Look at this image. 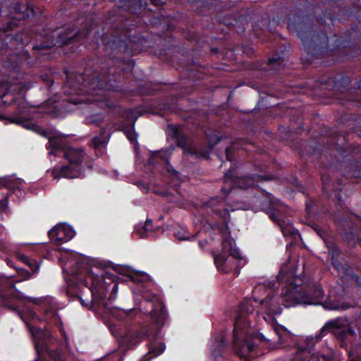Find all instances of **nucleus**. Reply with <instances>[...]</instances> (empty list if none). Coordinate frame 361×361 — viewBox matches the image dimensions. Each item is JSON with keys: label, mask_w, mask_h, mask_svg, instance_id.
I'll use <instances>...</instances> for the list:
<instances>
[{"label": "nucleus", "mask_w": 361, "mask_h": 361, "mask_svg": "<svg viewBox=\"0 0 361 361\" xmlns=\"http://www.w3.org/2000/svg\"><path fill=\"white\" fill-rule=\"evenodd\" d=\"M174 235L176 236V238H178L180 240H184L188 239V238L187 236H185L183 233H181L180 232L176 233L174 234Z\"/></svg>", "instance_id": "45"}, {"label": "nucleus", "mask_w": 361, "mask_h": 361, "mask_svg": "<svg viewBox=\"0 0 361 361\" xmlns=\"http://www.w3.org/2000/svg\"><path fill=\"white\" fill-rule=\"evenodd\" d=\"M165 345L162 342L150 341L148 344V360L161 355L165 350Z\"/></svg>", "instance_id": "24"}, {"label": "nucleus", "mask_w": 361, "mask_h": 361, "mask_svg": "<svg viewBox=\"0 0 361 361\" xmlns=\"http://www.w3.org/2000/svg\"><path fill=\"white\" fill-rule=\"evenodd\" d=\"M286 300L296 302L298 304L317 305L323 299L324 290L320 285H295L293 283L292 290L286 292Z\"/></svg>", "instance_id": "6"}, {"label": "nucleus", "mask_w": 361, "mask_h": 361, "mask_svg": "<svg viewBox=\"0 0 361 361\" xmlns=\"http://www.w3.org/2000/svg\"><path fill=\"white\" fill-rule=\"evenodd\" d=\"M288 29L296 32L305 51L319 57L329 49V39L325 32H318L317 25L312 23L310 17L303 12L294 11L287 19Z\"/></svg>", "instance_id": "1"}, {"label": "nucleus", "mask_w": 361, "mask_h": 361, "mask_svg": "<svg viewBox=\"0 0 361 361\" xmlns=\"http://www.w3.org/2000/svg\"><path fill=\"white\" fill-rule=\"evenodd\" d=\"M329 252L331 255V260L334 259L338 258L340 255V250L337 246L334 245H331L328 246Z\"/></svg>", "instance_id": "36"}, {"label": "nucleus", "mask_w": 361, "mask_h": 361, "mask_svg": "<svg viewBox=\"0 0 361 361\" xmlns=\"http://www.w3.org/2000/svg\"><path fill=\"white\" fill-rule=\"evenodd\" d=\"M18 259L26 264L31 269L32 274H35L37 272V271L39 269V264L36 262V260L29 258L26 255H20L18 256Z\"/></svg>", "instance_id": "31"}, {"label": "nucleus", "mask_w": 361, "mask_h": 361, "mask_svg": "<svg viewBox=\"0 0 361 361\" xmlns=\"http://www.w3.org/2000/svg\"><path fill=\"white\" fill-rule=\"evenodd\" d=\"M5 181L4 180H0V185H4Z\"/></svg>", "instance_id": "53"}, {"label": "nucleus", "mask_w": 361, "mask_h": 361, "mask_svg": "<svg viewBox=\"0 0 361 361\" xmlns=\"http://www.w3.org/2000/svg\"><path fill=\"white\" fill-rule=\"evenodd\" d=\"M87 123L90 124H94L97 126H100V125L102 123V119H94L92 117H90L87 119Z\"/></svg>", "instance_id": "42"}, {"label": "nucleus", "mask_w": 361, "mask_h": 361, "mask_svg": "<svg viewBox=\"0 0 361 361\" xmlns=\"http://www.w3.org/2000/svg\"><path fill=\"white\" fill-rule=\"evenodd\" d=\"M11 121L15 123H20L21 122V119L19 118H12Z\"/></svg>", "instance_id": "49"}, {"label": "nucleus", "mask_w": 361, "mask_h": 361, "mask_svg": "<svg viewBox=\"0 0 361 361\" xmlns=\"http://www.w3.org/2000/svg\"><path fill=\"white\" fill-rule=\"evenodd\" d=\"M332 324V334L338 339L343 341L348 337L355 335L353 328L350 325L349 320L346 318L338 317L329 321Z\"/></svg>", "instance_id": "13"}, {"label": "nucleus", "mask_w": 361, "mask_h": 361, "mask_svg": "<svg viewBox=\"0 0 361 361\" xmlns=\"http://www.w3.org/2000/svg\"><path fill=\"white\" fill-rule=\"evenodd\" d=\"M226 159L228 160V161H232V153H233V149H232V147H227L226 148Z\"/></svg>", "instance_id": "43"}, {"label": "nucleus", "mask_w": 361, "mask_h": 361, "mask_svg": "<svg viewBox=\"0 0 361 361\" xmlns=\"http://www.w3.org/2000/svg\"><path fill=\"white\" fill-rule=\"evenodd\" d=\"M1 88L6 89V91L0 94V97L2 100V102L5 104L10 105L14 102H16V98L14 94L11 92V86H8L7 85H2Z\"/></svg>", "instance_id": "28"}, {"label": "nucleus", "mask_w": 361, "mask_h": 361, "mask_svg": "<svg viewBox=\"0 0 361 361\" xmlns=\"http://www.w3.org/2000/svg\"><path fill=\"white\" fill-rule=\"evenodd\" d=\"M18 111L20 113V114H23V113H25L27 111V104L25 103V102L23 99H20L18 101Z\"/></svg>", "instance_id": "41"}, {"label": "nucleus", "mask_w": 361, "mask_h": 361, "mask_svg": "<svg viewBox=\"0 0 361 361\" xmlns=\"http://www.w3.org/2000/svg\"><path fill=\"white\" fill-rule=\"evenodd\" d=\"M130 280L135 283H140L146 281L148 279V276L145 274H135L130 276Z\"/></svg>", "instance_id": "37"}, {"label": "nucleus", "mask_w": 361, "mask_h": 361, "mask_svg": "<svg viewBox=\"0 0 361 361\" xmlns=\"http://www.w3.org/2000/svg\"><path fill=\"white\" fill-rule=\"evenodd\" d=\"M69 146L64 137L55 136L49 137L47 148H50L49 154L59 156V152H63L64 154L65 149Z\"/></svg>", "instance_id": "18"}, {"label": "nucleus", "mask_w": 361, "mask_h": 361, "mask_svg": "<svg viewBox=\"0 0 361 361\" xmlns=\"http://www.w3.org/2000/svg\"><path fill=\"white\" fill-rule=\"evenodd\" d=\"M185 154L194 156L197 158H207L209 157L208 150L202 147L194 146L193 145L190 147Z\"/></svg>", "instance_id": "29"}, {"label": "nucleus", "mask_w": 361, "mask_h": 361, "mask_svg": "<svg viewBox=\"0 0 361 361\" xmlns=\"http://www.w3.org/2000/svg\"><path fill=\"white\" fill-rule=\"evenodd\" d=\"M48 234L51 242L59 245L72 239L74 232L66 225L58 224L51 229Z\"/></svg>", "instance_id": "15"}, {"label": "nucleus", "mask_w": 361, "mask_h": 361, "mask_svg": "<svg viewBox=\"0 0 361 361\" xmlns=\"http://www.w3.org/2000/svg\"><path fill=\"white\" fill-rule=\"evenodd\" d=\"M344 240L349 247H354L356 246L359 240L353 231L345 232L344 234Z\"/></svg>", "instance_id": "34"}, {"label": "nucleus", "mask_w": 361, "mask_h": 361, "mask_svg": "<svg viewBox=\"0 0 361 361\" xmlns=\"http://www.w3.org/2000/svg\"><path fill=\"white\" fill-rule=\"evenodd\" d=\"M293 283L283 288L281 295L276 293L275 290H270L267 296L261 300L259 303L261 308L269 316L279 314L282 311V305L289 307L296 305V302H293L286 300V292L287 290H292Z\"/></svg>", "instance_id": "7"}, {"label": "nucleus", "mask_w": 361, "mask_h": 361, "mask_svg": "<svg viewBox=\"0 0 361 361\" xmlns=\"http://www.w3.org/2000/svg\"><path fill=\"white\" fill-rule=\"evenodd\" d=\"M262 207L269 218L281 228V232L285 236L295 234L293 226L283 216L284 208L281 204L269 198H265L262 202Z\"/></svg>", "instance_id": "8"}, {"label": "nucleus", "mask_w": 361, "mask_h": 361, "mask_svg": "<svg viewBox=\"0 0 361 361\" xmlns=\"http://www.w3.org/2000/svg\"><path fill=\"white\" fill-rule=\"evenodd\" d=\"M235 262H233V259H229V265L232 267V269H233L234 267H236L237 265L235 264Z\"/></svg>", "instance_id": "51"}, {"label": "nucleus", "mask_w": 361, "mask_h": 361, "mask_svg": "<svg viewBox=\"0 0 361 361\" xmlns=\"http://www.w3.org/2000/svg\"><path fill=\"white\" fill-rule=\"evenodd\" d=\"M63 30L56 32L55 35H57V39H54V36H46L47 41L39 44L34 45L32 49L34 50H43L48 49L56 44H66L71 40H78L79 38V32H73V30L68 28H62Z\"/></svg>", "instance_id": "9"}, {"label": "nucleus", "mask_w": 361, "mask_h": 361, "mask_svg": "<svg viewBox=\"0 0 361 361\" xmlns=\"http://www.w3.org/2000/svg\"><path fill=\"white\" fill-rule=\"evenodd\" d=\"M225 181H231L236 188L240 189H247L253 188L257 185V178L253 176H238L235 174V171L230 168L228 171L224 175Z\"/></svg>", "instance_id": "14"}, {"label": "nucleus", "mask_w": 361, "mask_h": 361, "mask_svg": "<svg viewBox=\"0 0 361 361\" xmlns=\"http://www.w3.org/2000/svg\"><path fill=\"white\" fill-rule=\"evenodd\" d=\"M331 264L334 266V269L338 271V272L341 274H343L345 276H349L353 278V271L350 267L347 264H341L338 258L331 259Z\"/></svg>", "instance_id": "25"}, {"label": "nucleus", "mask_w": 361, "mask_h": 361, "mask_svg": "<svg viewBox=\"0 0 361 361\" xmlns=\"http://www.w3.org/2000/svg\"><path fill=\"white\" fill-rule=\"evenodd\" d=\"M152 317L155 322L162 326L166 319V310L164 305L161 302H159L156 307L152 310Z\"/></svg>", "instance_id": "22"}, {"label": "nucleus", "mask_w": 361, "mask_h": 361, "mask_svg": "<svg viewBox=\"0 0 361 361\" xmlns=\"http://www.w3.org/2000/svg\"><path fill=\"white\" fill-rule=\"evenodd\" d=\"M349 171L354 177L361 176V160L355 159L349 164Z\"/></svg>", "instance_id": "32"}, {"label": "nucleus", "mask_w": 361, "mask_h": 361, "mask_svg": "<svg viewBox=\"0 0 361 361\" xmlns=\"http://www.w3.org/2000/svg\"><path fill=\"white\" fill-rule=\"evenodd\" d=\"M18 88L21 87V84H19V85H16Z\"/></svg>", "instance_id": "56"}, {"label": "nucleus", "mask_w": 361, "mask_h": 361, "mask_svg": "<svg viewBox=\"0 0 361 361\" xmlns=\"http://www.w3.org/2000/svg\"><path fill=\"white\" fill-rule=\"evenodd\" d=\"M332 324L328 322L315 337H307L305 341L297 343L295 352L290 361H332L329 355L312 354L311 350L314 344L319 342L328 331L332 332Z\"/></svg>", "instance_id": "5"}, {"label": "nucleus", "mask_w": 361, "mask_h": 361, "mask_svg": "<svg viewBox=\"0 0 361 361\" xmlns=\"http://www.w3.org/2000/svg\"><path fill=\"white\" fill-rule=\"evenodd\" d=\"M173 135L176 138L177 145L183 150L185 154L190 147L192 145L190 137L180 133L177 128L173 129Z\"/></svg>", "instance_id": "23"}, {"label": "nucleus", "mask_w": 361, "mask_h": 361, "mask_svg": "<svg viewBox=\"0 0 361 361\" xmlns=\"http://www.w3.org/2000/svg\"><path fill=\"white\" fill-rule=\"evenodd\" d=\"M84 149L68 147L65 149L63 157L68 160V164L53 169L52 176L54 178H83L84 173L80 167L85 158Z\"/></svg>", "instance_id": "4"}, {"label": "nucleus", "mask_w": 361, "mask_h": 361, "mask_svg": "<svg viewBox=\"0 0 361 361\" xmlns=\"http://www.w3.org/2000/svg\"><path fill=\"white\" fill-rule=\"evenodd\" d=\"M226 252L215 255L213 253L215 265L219 271L229 273L232 271V267L229 264V256L226 255Z\"/></svg>", "instance_id": "20"}, {"label": "nucleus", "mask_w": 361, "mask_h": 361, "mask_svg": "<svg viewBox=\"0 0 361 361\" xmlns=\"http://www.w3.org/2000/svg\"><path fill=\"white\" fill-rule=\"evenodd\" d=\"M8 192L6 188L0 186V207H5L8 204Z\"/></svg>", "instance_id": "35"}, {"label": "nucleus", "mask_w": 361, "mask_h": 361, "mask_svg": "<svg viewBox=\"0 0 361 361\" xmlns=\"http://www.w3.org/2000/svg\"><path fill=\"white\" fill-rule=\"evenodd\" d=\"M224 180H225V178H224ZM235 187L233 185L232 183L229 180L224 181V185L221 188V190L224 194V195H228L232 190V188Z\"/></svg>", "instance_id": "38"}, {"label": "nucleus", "mask_w": 361, "mask_h": 361, "mask_svg": "<svg viewBox=\"0 0 361 361\" xmlns=\"http://www.w3.org/2000/svg\"><path fill=\"white\" fill-rule=\"evenodd\" d=\"M68 102L73 104H78L81 102V100L79 99L71 98L68 99Z\"/></svg>", "instance_id": "47"}, {"label": "nucleus", "mask_w": 361, "mask_h": 361, "mask_svg": "<svg viewBox=\"0 0 361 361\" xmlns=\"http://www.w3.org/2000/svg\"><path fill=\"white\" fill-rule=\"evenodd\" d=\"M32 272H30L28 271H26V270H23L20 273V275L22 276H23V279H28L30 278V276L32 275Z\"/></svg>", "instance_id": "44"}, {"label": "nucleus", "mask_w": 361, "mask_h": 361, "mask_svg": "<svg viewBox=\"0 0 361 361\" xmlns=\"http://www.w3.org/2000/svg\"><path fill=\"white\" fill-rule=\"evenodd\" d=\"M66 78L67 85L73 88L77 94L80 92L89 93V90H86V88L94 90L101 88L102 86L98 78H96V81H90L85 79L82 74L68 75L67 73Z\"/></svg>", "instance_id": "11"}, {"label": "nucleus", "mask_w": 361, "mask_h": 361, "mask_svg": "<svg viewBox=\"0 0 361 361\" xmlns=\"http://www.w3.org/2000/svg\"><path fill=\"white\" fill-rule=\"evenodd\" d=\"M34 361H43L40 357V354H37V357Z\"/></svg>", "instance_id": "52"}, {"label": "nucleus", "mask_w": 361, "mask_h": 361, "mask_svg": "<svg viewBox=\"0 0 361 361\" xmlns=\"http://www.w3.org/2000/svg\"><path fill=\"white\" fill-rule=\"evenodd\" d=\"M30 332L35 338V345L37 354L46 351L49 356L55 361H65L63 355L59 350H51L44 343V338L51 337L48 333L43 331L40 328L28 325Z\"/></svg>", "instance_id": "10"}, {"label": "nucleus", "mask_w": 361, "mask_h": 361, "mask_svg": "<svg viewBox=\"0 0 361 361\" xmlns=\"http://www.w3.org/2000/svg\"><path fill=\"white\" fill-rule=\"evenodd\" d=\"M150 2L155 6H159L161 4L160 0H150Z\"/></svg>", "instance_id": "50"}, {"label": "nucleus", "mask_w": 361, "mask_h": 361, "mask_svg": "<svg viewBox=\"0 0 361 361\" xmlns=\"http://www.w3.org/2000/svg\"><path fill=\"white\" fill-rule=\"evenodd\" d=\"M255 310L252 299H245L240 305L239 311L235 318L233 345V349L239 357L247 359L252 356L255 347L258 345L256 341L262 342L264 337L250 327L247 315Z\"/></svg>", "instance_id": "2"}, {"label": "nucleus", "mask_w": 361, "mask_h": 361, "mask_svg": "<svg viewBox=\"0 0 361 361\" xmlns=\"http://www.w3.org/2000/svg\"><path fill=\"white\" fill-rule=\"evenodd\" d=\"M152 221L147 219L143 225H138L136 227V232L140 238H148L153 233L152 228Z\"/></svg>", "instance_id": "27"}, {"label": "nucleus", "mask_w": 361, "mask_h": 361, "mask_svg": "<svg viewBox=\"0 0 361 361\" xmlns=\"http://www.w3.org/2000/svg\"><path fill=\"white\" fill-rule=\"evenodd\" d=\"M223 252H228L229 256L235 259H241L242 256L238 248L235 247L234 241L231 238H224L222 240Z\"/></svg>", "instance_id": "21"}, {"label": "nucleus", "mask_w": 361, "mask_h": 361, "mask_svg": "<svg viewBox=\"0 0 361 361\" xmlns=\"http://www.w3.org/2000/svg\"><path fill=\"white\" fill-rule=\"evenodd\" d=\"M226 343L225 342L224 338L222 335L220 336L219 340H216L214 343V349L212 353L214 357L217 355H220V353L222 350L226 348Z\"/></svg>", "instance_id": "33"}, {"label": "nucleus", "mask_w": 361, "mask_h": 361, "mask_svg": "<svg viewBox=\"0 0 361 361\" xmlns=\"http://www.w3.org/2000/svg\"><path fill=\"white\" fill-rule=\"evenodd\" d=\"M21 40H22V42H23V44H27V43H28V41H27V40L24 41L22 38H21Z\"/></svg>", "instance_id": "54"}, {"label": "nucleus", "mask_w": 361, "mask_h": 361, "mask_svg": "<svg viewBox=\"0 0 361 361\" xmlns=\"http://www.w3.org/2000/svg\"><path fill=\"white\" fill-rule=\"evenodd\" d=\"M157 152H153L151 155V157H154Z\"/></svg>", "instance_id": "55"}, {"label": "nucleus", "mask_w": 361, "mask_h": 361, "mask_svg": "<svg viewBox=\"0 0 361 361\" xmlns=\"http://www.w3.org/2000/svg\"><path fill=\"white\" fill-rule=\"evenodd\" d=\"M127 137L130 140L133 141L134 139V134L132 132H127Z\"/></svg>", "instance_id": "48"}, {"label": "nucleus", "mask_w": 361, "mask_h": 361, "mask_svg": "<svg viewBox=\"0 0 361 361\" xmlns=\"http://www.w3.org/2000/svg\"><path fill=\"white\" fill-rule=\"evenodd\" d=\"M15 284L9 285L6 290H0V306L20 313L18 302L25 299L23 294L14 290Z\"/></svg>", "instance_id": "12"}, {"label": "nucleus", "mask_w": 361, "mask_h": 361, "mask_svg": "<svg viewBox=\"0 0 361 361\" xmlns=\"http://www.w3.org/2000/svg\"><path fill=\"white\" fill-rule=\"evenodd\" d=\"M154 331L148 327L144 326L140 329L132 332L128 337V345L131 347L140 343L143 338L150 339L154 338Z\"/></svg>", "instance_id": "17"}, {"label": "nucleus", "mask_w": 361, "mask_h": 361, "mask_svg": "<svg viewBox=\"0 0 361 361\" xmlns=\"http://www.w3.org/2000/svg\"><path fill=\"white\" fill-rule=\"evenodd\" d=\"M207 244L208 241L207 240L199 241V247L201 250H204Z\"/></svg>", "instance_id": "46"}, {"label": "nucleus", "mask_w": 361, "mask_h": 361, "mask_svg": "<svg viewBox=\"0 0 361 361\" xmlns=\"http://www.w3.org/2000/svg\"><path fill=\"white\" fill-rule=\"evenodd\" d=\"M207 209H210L216 216L221 218L225 224L230 221V213L225 207L224 200L221 197H212L204 204Z\"/></svg>", "instance_id": "16"}, {"label": "nucleus", "mask_w": 361, "mask_h": 361, "mask_svg": "<svg viewBox=\"0 0 361 361\" xmlns=\"http://www.w3.org/2000/svg\"><path fill=\"white\" fill-rule=\"evenodd\" d=\"M14 13L15 16H12V18L18 20H25L30 14L35 15L34 7L31 4H17L14 7Z\"/></svg>", "instance_id": "19"}, {"label": "nucleus", "mask_w": 361, "mask_h": 361, "mask_svg": "<svg viewBox=\"0 0 361 361\" xmlns=\"http://www.w3.org/2000/svg\"><path fill=\"white\" fill-rule=\"evenodd\" d=\"M83 283L91 292L89 300H85L82 295L79 297L81 304L85 307L92 303L99 305L106 298L109 286L113 285L112 293H116L118 289V284L113 281L110 276L104 277L92 271L87 272Z\"/></svg>", "instance_id": "3"}, {"label": "nucleus", "mask_w": 361, "mask_h": 361, "mask_svg": "<svg viewBox=\"0 0 361 361\" xmlns=\"http://www.w3.org/2000/svg\"><path fill=\"white\" fill-rule=\"evenodd\" d=\"M331 264L334 266V269L338 271V272L341 274H343L345 276H349L353 278V271L350 267L347 264H341L338 258L331 259Z\"/></svg>", "instance_id": "26"}, {"label": "nucleus", "mask_w": 361, "mask_h": 361, "mask_svg": "<svg viewBox=\"0 0 361 361\" xmlns=\"http://www.w3.org/2000/svg\"><path fill=\"white\" fill-rule=\"evenodd\" d=\"M105 130L103 129L100 135L95 136L91 140V146L95 149L104 147L108 142L109 137L104 135Z\"/></svg>", "instance_id": "30"}, {"label": "nucleus", "mask_w": 361, "mask_h": 361, "mask_svg": "<svg viewBox=\"0 0 361 361\" xmlns=\"http://www.w3.org/2000/svg\"><path fill=\"white\" fill-rule=\"evenodd\" d=\"M326 18L329 19V20L331 21V23L334 22V20L335 19L334 15H332L330 13L325 12L324 13V18H318L317 23H319V25H322L323 24V21H325Z\"/></svg>", "instance_id": "40"}, {"label": "nucleus", "mask_w": 361, "mask_h": 361, "mask_svg": "<svg viewBox=\"0 0 361 361\" xmlns=\"http://www.w3.org/2000/svg\"><path fill=\"white\" fill-rule=\"evenodd\" d=\"M282 62H283V60L281 57L271 58L269 59L268 64L270 66H272L273 69H277L276 67H275V66H280L281 65Z\"/></svg>", "instance_id": "39"}]
</instances>
